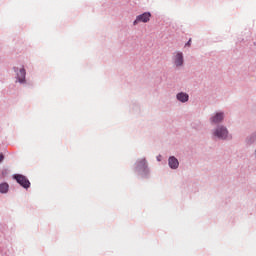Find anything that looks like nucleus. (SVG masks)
I'll list each match as a JSON object with an SVG mask.
<instances>
[{"mask_svg":"<svg viewBox=\"0 0 256 256\" xmlns=\"http://www.w3.org/2000/svg\"><path fill=\"white\" fill-rule=\"evenodd\" d=\"M132 170L137 178L149 180L151 178V168L146 156L137 158L132 166Z\"/></svg>","mask_w":256,"mask_h":256,"instance_id":"f257e3e1","label":"nucleus"},{"mask_svg":"<svg viewBox=\"0 0 256 256\" xmlns=\"http://www.w3.org/2000/svg\"><path fill=\"white\" fill-rule=\"evenodd\" d=\"M13 71L15 72L16 82L19 84H25L27 88H34V82L27 81V70L25 66L19 68V66H13Z\"/></svg>","mask_w":256,"mask_h":256,"instance_id":"f03ea898","label":"nucleus"},{"mask_svg":"<svg viewBox=\"0 0 256 256\" xmlns=\"http://www.w3.org/2000/svg\"><path fill=\"white\" fill-rule=\"evenodd\" d=\"M213 138H218V140H227L229 138V130L227 126L219 123L216 128L212 130Z\"/></svg>","mask_w":256,"mask_h":256,"instance_id":"7ed1b4c3","label":"nucleus"},{"mask_svg":"<svg viewBox=\"0 0 256 256\" xmlns=\"http://www.w3.org/2000/svg\"><path fill=\"white\" fill-rule=\"evenodd\" d=\"M12 178L25 190H29V188H31V180H29V177L26 174L15 172L12 174Z\"/></svg>","mask_w":256,"mask_h":256,"instance_id":"20e7f679","label":"nucleus"},{"mask_svg":"<svg viewBox=\"0 0 256 256\" xmlns=\"http://www.w3.org/2000/svg\"><path fill=\"white\" fill-rule=\"evenodd\" d=\"M151 18H152L151 12H142V14H138L136 16L135 20L133 21V25L136 26L137 24H139V22H143V23L150 22Z\"/></svg>","mask_w":256,"mask_h":256,"instance_id":"39448f33","label":"nucleus"},{"mask_svg":"<svg viewBox=\"0 0 256 256\" xmlns=\"http://www.w3.org/2000/svg\"><path fill=\"white\" fill-rule=\"evenodd\" d=\"M225 120V112L219 111L214 112V114L210 117V122L212 124H217V126Z\"/></svg>","mask_w":256,"mask_h":256,"instance_id":"423d86ee","label":"nucleus"},{"mask_svg":"<svg viewBox=\"0 0 256 256\" xmlns=\"http://www.w3.org/2000/svg\"><path fill=\"white\" fill-rule=\"evenodd\" d=\"M129 112H130V114H133L135 116H138L139 114H141L140 103L137 100L131 101Z\"/></svg>","mask_w":256,"mask_h":256,"instance_id":"0eeeda50","label":"nucleus"},{"mask_svg":"<svg viewBox=\"0 0 256 256\" xmlns=\"http://www.w3.org/2000/svg\"><path fill=\"white\" fill-rule=\"evenodd\" d=\"M168 166L172 170H177L180 166V160L177 158V156L171 155L168 157Z\"/></svg>","mask_w":256,"mask_h":256,"instance_id":"6e6552de","label":"nucleus"},{"mask_svg":"<svg viewBox=\"0 0 256 256\" xmlns=\"http://www.w3.org/2000/svg\"><path fill=\"white\" fill-rule=\"evenodd\" d=\"M176 99L182 103L189 102L190 94H188V92H177Z\"/></svg>","mask_w":256,"mask_h":256,"instance_id":"1a4fd4ad","label":"nucleus"},{"mask_svg":"<svg viewBox=\"0 0 256 256\" xmlns=\"http://www.w3.org/2000/svg\"><path fill=\"white\" fill-rule=\"evenodd\" d=\"M0 254L2 256H11L12 252L8 246V244H5V242H0Z\"/></svg>","mask_w":256,"mask_h":256,"instance_id":"9d476101","label":"nucleus"},{"mask_svg":"<svg viewBox=\"0 0 256 256\" xmlns=\"http://www.w3.org/2000/svg\"><path fill=\"white\" fill-rule=\"evenodd\" d=\"M184 62H185V58H184L183 52H177L174 58L175 66H183Z\"/></svg>","mask_w":256,"mask_h":256,"instance_id":"9b49d317","label":"nucleus"},{"mask_svg":"<svg viewBox=\"0 0 256 256\" xmlns=\"http://www.w3.org/2000/svg\"><path fill=\"white\" fill-rule=\"evenodd\" d=\"M10 190V184L7 181L0 182V193L1 194H7Z\"/></svg>","mask_w":256,"mask_h":256,"instance_id":"f8f14e48","label":"nucleus"},{"mask_svg":"<svg viewBox=\"0 0 256 256\" xmlns=\"http://www.w3.org/2000/svg\"><path fill=\"white\" fill-rule=\"evenodd\" d=\"M255 142H256V130L246 138V143L249 145L254 144Z\"/></svg>","mask_w":256,"mask_h":256,"instance_id":"ddd939ff","label":"nucleus"},{"mask_svg":"<svg viewBox=\"0 0 256 256\" xmlns=\"http://www.w3.org/2000/svg\"><path fill=\"white\" fill-rule=\"evenodd\" d=\"M7 174H9V168H3L2 176H7Z\"/></svg>","mask_w":256,"mask_h":256,"instance_id":"4468645a","label":"nucleus"},{"mask_svg":"<svg viewBox=\"0 0 256 256\" xmlns=\"http://www.w3.org/2000/svg\"><path fill=\"white\" fill-rule=\"evenodd\" d=\"M192 44V38H189V40L185 43V47H190Z\"/></svg>","mask_w":256,"mask_h":256,"instance_id":"2eb2a0df","label":"nucleus"},{"mask_svg":"<svg viewBox=\"0 0 256 256\" xmlns=\"http://www.w3.org/2000/svg\"><path fill=\"white\" fill-rule=\"evenodd\" d=\"M3 160H5V154H3V152H0V164L1 162H3Z\"/></svg>","mask_w":256,"mask_h":256,"instance_id":"dca6fc26","label":"nucleus"},{"mask_svg":"<svg viewBox=\"0 0 256 256\" xmlns=\"http://www.w3.org/2000/svg\"><path fill=\"white\" fill-rule=\"evenodd\" d=\"M156 160H157V162H161L162 161V154H158L156 156Z\"/></svg>","mask_w":256,"mask_h":256,"instance_id":"f3484780","label":"nucleus"},{"mask_svg":"<svg viewBox=\"0 0 256 256\" xmlns=\"http://www.w3.org/2000/svg\"><path fill=\"white\" fill-rule=\"evenodd\" d=\"M255 152H256V150H255Z\"/></svg>","mask_w":256,"mask_h":256,"instance_id":"a211bd4d","label":"nucleus"}]
</instances>
